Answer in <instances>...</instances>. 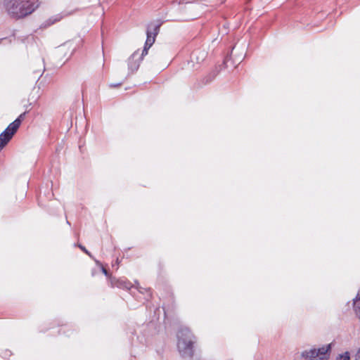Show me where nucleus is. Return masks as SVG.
<instances>
[{
    "instance_id": "22",
    "label": "nucleus",
    "mask_w": 360,
    "mask_h": 360,
    "mask_svg": "<svg viewBox=\"0 0 360 360\" xmlns=\"http://www.w3.org/2000/svg\"><path fill=\"white\" fill-rule=\"evenodd\" d=\"M67 224L70 225V223L67 220Z\"/></svg>"
},
{
    "instance_id": "4",
    "label": "nucleus",
    "mask_w": 360,
    "mask_h": 360,
    "mask_svg": "<svg viewBox=\"0 0 360 360\" xmlns=\"http://www.w3.org/2000/svg\"><path fill=\"white\" fill-rule=\"evenodd\" d=\"M18 128H19V122L13 121L6 127V129L2 133H1V134H0V151L10 141V140L12 139L13 136L17 131Z\"/></svg>"
},
{
    "instance_id": "18",
    "label": "nucleus",
    "mask_w": 360,
    "mask_h": 360,
    "mask_svg": "<svg viewBox=\"0 0 360 360\" xmlns=\"http://www.w3.org/2000/svg\"><path fill=\"white\" fill-rule=\"evenodd\" d=\"M120 85H121V84H111V85H110V86H112V87H116V86H120Z\"/></svg>"
},
{
    "instance_id": "3",
    "label": "nucleus",
    "mask_w": 360,
    "mask_h": 360,
    "mask_svg": "<svg viewBox=\"0 0 360 360\" xmlns=\"http://www.w3.org/2000/svg\"><path fill=\"white\" fill-rule=\"evenodd\" d=\"M161 26V23H154L151 22L147 27L146 30V41L145 42V45L142 51V56H144L148 54V49L151 47L153 43L155 41V37L160 32V28Z\"/></svg>"
},
{
    "instance_id": "9",
    "label": "nucleus",
    "mask_w": 360,
    "mask_h": 360,
    "mask_svg": "<svg viewBox=\"0 0 360 360\" xmlns=\"http://www.w3.org/2000/svg\"><path fill=\"white\" fill-rule=\"evenodd\" d=\"M353 307L356 316L360 321V295L359 293L353 300Z\"/></svg>"
},
{
    "instance_id": "21",
    "label": "nucleus",
    "mask_w": 360,
    "mask_h": 360,
    "mask_svg": "<svg viewBox=\"0 0 360 360\" xmlns=\"http://www.w3.org/2000/svg\"><path fill=\"white\" fill-rule=\"evenodd\" d=\"M116 263H117V264H119V260H118V259H117V260H116Z\"/></svg>"
},
{
    "instance_id": "1",
    "label": "nucleus",
    "mask_w": 360,
    "mask_h": 360,
    "mask_svg": "<svg viewBox=\"0 0 360 360\" xmlns=\"http://www.w3.org/2000/svg\"><path fill=\"white\" fill-rule=\"evenodd\" d=\"M6 13L16 19L23 18L32 14L39 6V0H3Z\"/></svg>"
},
{
    "instance_id": "6",
    "label": "nucleus",
    "mask_w": 360,
    "mask_h": 360,
    "mask_svg": "<svg viewBox=\"0 0 360 360\" xmlns=\"http://www.w3.org/2000/svg\"><path fill=\"white\" fill-rule=\"evenodd\" d=\"M72 14V12H66L63 11L60 13H58L57 15H55L50 18H49L47 20H46L42 25L41 27L46 28L49 26H51V25H53L54 23L60 21L62 20L64 17L68 16Z\"/></svg>"
},
{
    "instance_id": "16",
    "label": "nucleus",
    "mask_w": 360,
    "mask_h": 360,
    "mask_svg": "<svg viewBox=\"0 0 360 360\" xmlns=\"http://www.w3.org/2000/svg\"><path fill=\"white\" fill-rule=\"evenodd\" d=\"M216 74L214 73L213 75L211 77V76H209V78L207 79V82H211L212 80V79L215 77Z\"/></svg>"
},
{
    "instance_id": "19",
    "label": "nucleus",
    "mask_w": 360,
    "mask_h": 360,
    "mask_svg": "<svg viewBox=\"0 0 360 360\" xmlns=\"http://www.w3.org/2000/svg\"><path fill=\"white\" fill-rule=\"evenodd\" d=\"M5 39H6V38H1V39H0V43H1L3 40H5Z\"/></svg>"
},
{
    "instance_id": "14",
    "label": "nucleus",
    "mask_w": 360,
    "mask_h": 360,
    "mask_svg": "<svg viewBox=\"0 0 360 360\" xmlns=\"http://www.w3.org/2000/svg\"><path fill=\"white\" fill-rule=\"evenodd\" d=\"M25 114H26V112L22 113L16 120H14V121L19 122V126L20 125L22 120L24 119Z\"/></svg>"
},
{
    "instance_id": "8",
    "label": "nucleus",
    "mask_w": 360,
    "mask_h": 360,
    "mask_svg": "<svg viewBox=\"0 0 360 360\" xmlns=\"http://www.w3.org/2000/svg\"><path fill=\"white\" fill-rule=\"evenodd\" d=\"M302 356L309 360L318 359V354L316 348H312L309 350H304L302 352Z\"/></svg>"
},
{
    "instance_id": "10",
    "label": "nucleus",
    "mask_w": 360,
    "mask_h": 360,
    "mask_svg": "<svg viewBox=\"0 0 360 360\" xmlns=\"http://www.w3.org/2000/svg\"><path fill=\"white\" fill-rule=\"evenodd\" d=\"M116 285L118 288L127 290H130L133 287L132 284L129 281L124 279L117 280L116 282Z\"/></svg>"
},
{
    "instance_id": "7",
    "label": "nucleus",
    "mask_w": 360,
    "mask_h": 360,
    "mask_svg": "<svg viewBox=\"0 0 360 360\" xmlns=\"http://www.w3.org/2000/svg\"><path fill=\"white\" fill-rule=\"evenodd\" d=\"M332 344L330 343L316 349L318 354L316 360H328Z\"/></svg>"
},
{
    "instance_id": "15",
    "label": "nucleus",
    "mask_w": 360,
    "mask_h": 360,
    "mask_svg": "<svg viewBox=\"0 0 360 360\" xmlns=\"http://www.w3.org/2000/svg\"><path fill=\"white\" fill-rule=\"evenodd\" d=\"M355 356H356V360H360V347H359V349H358V351H357V352H356V354Z\"/></svg>"
},
{
    "instance_id": "13",
    "label": "nucleus",
    "mask_w": 360,
    "mask_h": 360,
    "mask_svg": "<svg viewBox=\"0 0 360 360\" xmlns=\"http://www.w3.org/2000/svg\"><path fill=\"white\" fill-rule=\"evenodd\" d=\"M136 288L141 292V293H143V290H146V291H150V290H146V289H144L143 288H141L139 283L136 282Z\"/></svg>"
},
{
    "instance_id": "20",
    "label": "nucleus",
    "mask_w": 360,
    "mask_h": 360,
    "mask_svg": "<svg viewBox=\"0 0 360 360\" xmlns=\"http://www.w3.org/2000/svg\"><path fill=\"white\" fill-rule=\"evenodd\" d=\"M195 54H196V53H195V52H193V53H192V56L193 57Z\"/></svg>"
},
{
    "instance_id": "17",
    "label": "nucleus",
    "mask_w": 360,
    "mask_h": 360,
    "mask_svg": "<svg viewBox=\"0 0 360 360\" xmlns=\"http://www.w3.org/2000/svg\"><path fill=\"white\" fill-rule=\"evenodd\" d=\"M102 271H103V273L105 275H107V274H108V271H107V270H106L105 268H103V269H102Z\"/></svg>"
},
{
    "instance_id": "11",
    "label": "nucleus",
    "mask_w": 360,
    "mask_h": 360,
    "mask_svg": "<svg viewBox=\"0 0 360 360\" xmlns=\"http://www.w3.org/2000/svg\"><path fill=\"white\" fill-rule=\"evenodd\" d=\"M350 354L349 352H345L342 354H340L338 356L337 360H349Z\"/></svg>"
},
{
    "instance_id": "5",
    "label": "nucleus",
    "mask_w": 360,
    "mask_h": 360,
    "mask_svg": "<svg viewBox=\"0 0 360 360\" xmlns=\"http://www.w3.org/2000/svg\"><path fill=\"white\" fill-rule=\"evenodd\" d=\"M138 56L139 53L136 51L128 59V68L130 73H134L139 69L140 63L144 57L142 54L139 57Z\"/></svg>"
},
{
    "instance_id": "12",
    "label": "nucleus",
    "mask_w": 360,
    "mask_h": 360,
    "mask_svg": "<svg viewBox=\"0 0 360 360\" xmlns=\"http://www.w3.org/2000/svg\"><path fill=\"white\" fill-rule=\"evenodd\" d=\"M78 247L80 248L82 251L89 255L91 258H93L91 254L86 249V248L82 245H78Z\"/></svg>"
},
{
    "instance_id": "2",
    "label": "nucleus",
    "mask_w": 360,
    "mask_h": 360,
    "mask_svg": "<svg viewBox=\"0 0 360 360\" xmlns=\"http://www.w3.org/2000/svg\"><path fill=\"white\" fill-rule=\"evenodd\" d=\"M177 347L184 359H191L194 354L195 338L188 328H181L177 333Z\"/></svg>"
}]
</instances>
